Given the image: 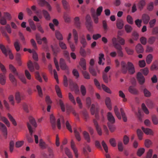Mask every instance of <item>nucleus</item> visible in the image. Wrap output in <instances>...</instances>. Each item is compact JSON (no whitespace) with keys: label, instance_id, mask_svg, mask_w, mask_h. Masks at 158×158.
<instances>
[{"label":"nucleus","instance_id":"nucleus-1","mask_svg":"<svg viewBox=\"0 0 158 158\" xmlns=\"http://www.w3.org/2000/svg\"><path fill=\"white\" fill-rule=\"evenodd\" d=\"M90 110L92 115H94L95 114L96 119L93 120V123L98 134L99 135H101L102 134L101 129L97 121V120H98L99 119V117L98 114V112L99 111V107L97 105L95 106V105L92 104L91 105Z\"/></svg>","mask_w":158,"mask_h":158},{"label":"nucleus","instance_id":"nucleus-2","mask_svg":"<svg viewBox=\"0 0 158 158\" xmlns=\"http://www.w3.org/2000/svg\"><path fill=\"white\" fill-rule=\"evenodd\" d=\"M121 66L122 72L124 73H126L128 70L130 74H133L135 72V68L132 63L130 62H128L127 65L126 63L123 61L121 62Z\"/></svg>","mask_w":158,"mask_h":158},{"label":"nucleus","instance_id":"nucleus-3","mask_svg":"<svg viewBox=\"0 0 158 158\" xmlns=\"http://www.w3.org/2000/svg\"><path fill=\"white\" fill-rule=\"evenodd\" d=\"M9 69L13 73L15 76H18L21 81L24 84L27 83L26 79L23 76L19 75L16 68L11 64L9 65Z\"/></svg>","mask_w":158,"mask_h":158},{"label":"nucleus","instance_id":"nucleus-4","mask_svg":"<svg viewBox=\"0 0 158 158\" xmlns=\"http://www.w3.org/2000/svg\"><path fill=\"white\" fill-rule=\"evenodd\" d=\"M27 66L30 71L33 72L34 71V68L37 70L39 69L40 67L38 64L36 62L33 63L31 60H29L27 64Z\"/></svg>","mask_w":158,"mask_h":158},{"label":"nucleus","instance_id":"nucleus-5","mask_svg":"<svg viewBox=\"0 0 158 158\" xmlns=\"http://www.w3.org/2000/svg\"><path fill=\"white\" fill-rule=\"evenodd\" d=\"M69 86L71 90L74 91L76 94L78 93L79 92V90L77 84L74 83L71 79L69 80Z\"/></svg>","mask_w":158,"mask_h":158},{"label":"nucleus","instance_id":"nucleus-6","mask_svg":"<svg viewBox=\"0 0 158 158\" xmlns=\"http://www.w3.org/2000/svg\"><path fill=\"white\" fill-rule=\"evenodd\" d=\"M0 130L2 132L4 137L5 139H6L7 135V128L4 124L1 122H0Z\"/></svg>","mask_w":158,"mask_h":158},{"label":"nucleus","instance_id":"nucleus-7","mask_svg":"<svg viewBox=\"0 0 158 158\" xmlns=\"http://www.w3.org/2000/svg\"><path fill=\"white\" fill-rule=\"evenodd\" d=\"M85 19L86 27L89 31H90L92 27V23L90 15H87Z\"/></svg>","mask_w":158,"mask_h":158},{"label":"nucleus","instance_id":"nucleus-8","mask_svg":"<svg viewBox=\"0 0 158 158\" xmlns=\"http://www.w3.org/2000/svg\"><path fill=\"white\" fill-rule=\"evenodd\" d=\"M0 48L2 52V53L6 56H8V52L10 51V49L7 46L6 47L2 44H0Z\"/></svg>","mask_w":158,"mask_h":158},{"label":"nucleus","instance_id":"nucleus-9","mask_svg":"<svg viewBox=\"0 0 158 158\" xmlns=\"http://www.w3.org/2000/svg\"><path fill=\"white\" fill-rule=\"evenodd\" d=\"M39 4L41 6H46L49 11H51L52 8L50 5L45 0H38Z\"/></svg>","mask_w":158,"mask_h":158},{"label":"nucleus","instance_id":"nucleus-10","mask_svg":"<svg viewBox=\"0 0 158 158\" xmlns=\"http://www.w3.org/2000/svg\"><path fill=\"white\" fill-rule=\"evenodd\" d=\"M137 79L141 85L143 84L145 82V79L142 73L140 72H138L137 75Z\"/></svg>","mask_w":158,"mask_h":158},{"label":"nucleus","instance_id":"nucleus-11","mask_svg":"<svg viewBox=\"0 0 158 158\" xmlns=\"http://www.w3.org/2000/svg\"><path fill=\"white\" fill-rule=\"evenodd\" d=\"M71 147L74 153L75 157L76 158L78 157V153L77 149L75 147V143L73 140H72L71 142Z\"/></svg>","mask_w":158,"mask_h":158},{"label":"nucleus","instance_id":"nucleus-12","mask_svg":"<svg viewBox=\"0 0 158 158\" xmlns=\"http://www.w3.org/2000/svg\"><path fill=\"white\" fill-rule=\"evenodd\" d=\"M107 118L109 122L108 123L110 124H114L115 123V119L114 117L112 114L110 112H109L107 113Z\"/></svg>","mask_w":158,"mask_h":158},{"label":"nucleus","instance_id":"nucleus-13","mask_svg":"<svg viewBox=\"0 0 158 158\" xmlns=\"http://www.w3.org/2000/svg\"><path fill=\"white\" fill-rule=\"evenodd\" d=\"M60 65L61 69L62 70H65L68 69V67L66 65L64 60L62 58L60 59Z\"/></svg>","mask_w":158,"mask_h":158},{"label":"nucleus","instance_id":"nucleus-14","mask_svg":"<svg viewBox=\"0 0 158 158\" xmlns=\"http://www.w3.org/2000/svg\"><path fill=\"white\" fill-rule=\"evenodd\" d=\"M150 19L149 16L147 14H143L142 16V21L144 24H147Z\"/></svg>","mask_w":158,"mask_h":158},{"label":"nucleus","instance_id":"nucleus-15","mask_svg":"<svg viewBox=\"0 0 158 158\" xmlns=\"http://www.w3.org/2000/svg\"><path fill=\"white\" fill-rule=\"evenodd\" d=\"M89 71L90 73L94 76H97V73H99V70L97 68L94 69L92 67H89Z\"/></svg>","mask_w":158,"mask_h":158},{"label":"nucleus","instance_id":"nucleus-16","mask_svg":"<svg viewBox=\"0 0 158 158\" xmlns=\"http://www.w3.org/2000/svg\"><path fill=\"white\" fill-rule=\"evenodd\" d=\"M50 121L52 128L55 129L56 127V119L53 114H51L50 116Z\"/></svg>","mask_w":158,"mask_h":158},{"label":"nucleus","instance_id":"nucleus-17","mask_svg":"<svg viewBox=\"0 0 158 158\" xmlns=\"http://www.w3.org/2000/svg\"><path fill=\"white\" fill-rule=\"evenodd\" d=\"M0 120L3 121L7 126V127H10V124L9 122L5 117L2 116L1 115V114L0 112Z\"/></svg>","mask_w":158,"mask_h":158},{"label":"nucleus","instance_id":"nucleus-18","mask_svg":"<svg viewBox=\"0 0 158 158\" xmlns=\"http://www.w3.org/2000/svg\"><path fill=\"white\" fill-rule=\"evenodd\" d=\"M135 50L138 53H143L144 51V49L142 46L140 44H138L136 46Z\"/></svg>","mask_w":158,"mask_h":158},{"label":"nucleus","instance_id":"nucleus-19","mask_svg":"<svg viewBox=\"0 0 158 158\" xmlns=\"http://www.w3.org/2000/svg\"><path fill=\"white\" fill-rule=\"evenodd\" d=\"M116 26L118 29H122L124 26L123 21L120 19H118L117 20Z\"/></svg>","mask_w":158,"mask_h":158},{"label":"nucleus","instance_id":"nucleus-20","mask_svg":"<svg viewBox=\"0 0 158 158\" xmlns=\"http://www.w3.org/2000/svg\"><path fill=\"white\" fill-rule=\"evenodd\" d=\"M5 74H0V83L2 85H4L6 82V77Z\"/></svg>","mask_w":158,"mask_h":158},{"label":"nucleus","instance_id":"nucleus-21","mask_svg":"<svg viewBox=\"0 0 158 158\" xmlns=\"http://www.w3.org/2000/svg\"><path fill=\"white\" fill-rule=\"evenodd\" d=\"M0 30L3 35L6 37L7 41L9 43H10V38L6 32L4 27H1L0 28Z\"/></svg>","mask_w":158,"mask_h":158},{"label":"nucleus","instance_id":"nucleus-22","mask_svg":"<svg viewBox=\"0 0 158 158\" xmlns=\"http://www.w3.org/2000/svg\"><path fill=\"white\" fill-rule=\"evenodd\" d=\"M129 91L133 94H138V91L133 86H130L128 89Z\"/></svg>","mask_w":158,"mask_h":158},{"label":"nucleus","instance_id":"nucleus-23","mask_svg":"<svg viewBox=\"0 0 158 158\" xmlns=\"http://www.w3.org/2000/svg\"><path fill=\"white\" fill-rule=\"evenodd\" d=\"M141 128L143 131L146 134L151 135H153V132L152 130L148 128H145L143 127H142Z\"/></svg>","mask_w":158,"mask_h":158},{"label":"nucleus","instance_id":"nucleus-24","mask_svg":"<svg viewBox=\"0 0 158 158\" xmlns=\"http://www.w3.org/2000/svg\"><path fill=\"white\" fill-rule=\"evenodd\" d=\"M105 103L108 108L111 110L112 109L111 105V100L109 97H107L105 100Z\"/></svg>","mask_w":158,"mask_h":158},{"label":"nucleus","instance_id":"nucleus-25","mask_svg":"<svg viewBox=\"0 0 158 158\" xmlns=\"http://www.w3.org/2000/svg\"><path fill=\"white\" fill-rule=\"evenodd\" d=\"M79 64L83 70H86V61L83 58L81 59Z\"/></svg>","mask_w":158,"mask_h":158},{"label":"nucleus","instance_id":"nucleus-26","mask_svg":"<svg viewBox=\"0 0 158 158\" xmlns=\"http://www.w3.org/2000/svg\"><path fill=\"white\" fill-rule=\"evenodd\" d=\"M60 120H61L62 123L63 124H64V117L62 116H60V118H58L57 121V126L59 129H60L61 128V125L60 123Z\"/></svg>","mask_w":158,"mask_h":158},{"label":"nucleus","instance_id":"nucleus-27","mask_svg":"<svg viewBox=\"0 0 158 158\" xmlns=\"http://www.w3.org/2000/svg\"><path fill=\"white\" fill-rule=\"evenodd\" d=\"M39 146L40 148L42 149L46 148L48 146L45 142L41 139H40Z\"/></svg>","mask_w":158,"mask_h":158},{"label":"nucleus","instance_id":"nucleus-28","mask_svg":"<svg viewBox=\"0 0 158 158\" xmlns=\"http://www.w3.org/2000/svg\"><path fill=\"white\" fill-rule=\"evenodd\" d=\"M81 113L83 116V118L86 121H87L89 118V114L85 110L82 111Z\"/></svg>","mask_w":158,"mask_h":158},{"label":"nucleus","instance_id":"nucleus-29","mask_svg":"<svg viewBox=\"0 0 158 158\" xmlns=\"http://www.w3.org/2000/svg\"><path fill=\"white\" fill-rule=\"evenodd\" d=\"M114 110L115 114L119 119H121V116L119 112L117 106H115L114 107Z\"/></svg>","mask_w":158,"mask_h":158},{"label":"nucleus","instance_id":"nucleus-30","mask_svg":"<svg viewBox=\"0 0 158 158\" xmlns=\"http://www.w3.org/2000/svg\"><path fill=\"white\" fill-rule=\"evenodd\" d=\"M7 116L12 124L15 126H16L17 125V123L12 116L9 113L7 114Z\"/></svg>","mask_w":158,"mask_h":158},{"label":"nucleus","instance_id":"nucleus-31","mask_svg":"<svg viewBox=\"0 0 158 158\" xmlns=\"http://www.w3.org/2000/svg\"><path fill=\"white\" fill-rule=\"evenodd\" d=\"M80 42L82 45L83 47L85 48L87 44V43L85 39V36L84 35H82L81 37Z\"/></svg>","mask_w":158,"mask_h":158},{"label":"nucleus","instance_id":"nucleus-32","mask_svg":"<svg viewBox=\"0 0 158 158\" xmlns=\"http://www.w3.org/2000/svg\"><path fill=\"white\" fill-rule=\"evenodd\" d=\"M145 5V1L143 0H141L139 2L137 6L138 8L140 10H141L143 9Z\"/></svg>","mask_w":158,"mask_h":158},{"label":"nucleus","instance_id":"nucleus-33","mask_svg":"<svg viewBox=\"0 0 158 158\" xmlns=\"http://www.w3.org/2000/svg\"><path fill=\"white\" fill-rule=\"evenodd\" d=\"M43 14L45 19L47 20H49L50 19L51 17L49 14L48 12L45 10H42Z\"/></svg>","mask_w":158,"mask_h":158},{"label":"nucleus","instance_id":"nucleus-34","mask_svg":"<svg viewBox=\"0 0 158 158\" xmlns=\"http://www.w3.org/2000/svg\"><path fill=\"white\" fill-rule=\"evenodd\" d=\"M84 137L87 141L89 143L90 141V139L89 133L86 131H84L83 133Z\"/></svg>","mask_w":158,"mask_h":158},{"label":"nucleus","instance_id":"nucleus-35","mask_svg":"<svg viewBox=\"0 0 158 158\" xmlns=\"http://www.w3.org/2000/svg\"><path fill=\"white\" fill-rule=\"evenodd\" d=\"M55 89L58 96L60 98H62V96L60 91V89L59 86L56 85L55 86Z\"/></svg>","mask_w":158,"mask_h":158},{"label":"nucleus","instance_id":"nucleus-36","mask_svg":"<svg viewBox=\"0 0 158 158\" xmlns=\"http://www.w3.org/2000/svg\"><path fill=\"white\" fill-rule=\"evenodd\" d=\"M74 132L75 133V135L76 139L78 141H80L81 140V138L80 134L77 131V129L75 128H74Z\"/></svg>","mask_w":158,"mask_h":158},{"label":"nucleus","instance_id":"nucleus-37","mask_svg":"<svg viewBox=\"0 0 158 158\" xmlns=\"http://www.w3.org/2000/svg\"><path fill=\"white\" fill-rule=\"evenodd\" d=\"M73 34L75 43L76 44H77L78 40V36L77 32L75 29L73 30Z\"/></svg>","mask_w":158,"mask_h":158},{"label":"nucleus","instance_id":"nucleus-38","mask_svg":"<svg viewBox=\"0 0 158 158\" xmlns=\"http://www.w3.org/2000/svg\"><path fill=\"white\" fill-rule=\"evenodd\" d=\"M120 111L124 122H126L127 121V118L123 109L121 108Z\"/></svg>","mask_w":158,"mask_h":158},{"label":"nucleus","instance_id":"nucleus-39","mask_svg":"<svg viewBox=\"0 0 158 158\" xmlns=\"http://www.w3.org/2000/svg\"><path fill=\"white\" fill-rule=\"evenodd\" d=\"M14 46L17 51L18 52L20 50V43L18 40L14 42Z\"/></svg>","mask_w":158,"mask_h":158},{"label":"nucleus","instance_id":"nucleus-40","mask_svg":"<svg viewBox=\"0 0 158 158\" xmlns=\"http://www.w3.org/2000/svg\"><path fill=\"white\" fill-rule=\"evenodd\" d=\"M117 50V52L118 56L123 57V53L122 51V48L121 46L115 48Z\"/></svg>","mask_w":158,"mask_h":158},{"label":"nucleus","instance_id":"nucleus-41","mask_svg":"<svg viewBox=\"0 0 158 158\" xmlns=\"http://www.w3.org/2000/svg\"><path fill=\"white\" fill-rule=\"evenodd\" d=\"M55 35L57 40H63L62 35L59 31H56L55 32Z\"/></svg>","mask_w":158,"mask_h":158},{"label":"nucleus","instance_id":"nucleus-42","mask_svg":"<svg viewBox=\"0 0 158 158\" xmlns=\"http://www.w3.org/2000/svg\"><path fill=\"white\" fill-rule=\"evenodd\" d=\"M28 21L31 28L33 30H35L36 29V27L32 19H30Z\"/></svg>","mask_w":158,"mask_h":158},{"label":"nucleus","instance_id":"nucleus-43","mask_svg":"<svg viewBox=\"0 0 158 158\" xmlns=\"http://www.w3.org/2000/svg\"><path fill=\"white\" fill-rule=\"evenodd\" d=\"M9 78L10 80L13 84H16V80L15 76L12 73H10L9 75Z\"/></svg>","mask_w":158,"mask_h":158},{"label":"nucleus","instance_id":"nucleus-44","mask_svg":"<svg viewBox=\"0 0 158 158\" xmlns=\"http://www.w3.org/2000/svg\"><path fill=\"white\" fill-rule=\"evenodd\" d=\"M75 25L78 28H79L81 26V23L79 21V18L78 17H77L75 18Z\"/></svg>","mask_w":158,"mask_h":158},{"label":"nucleus","instance_id":"nucleus-45","mask_svg":"<svg viewBox=\"0 0 158 158\" xmlns=\"http://www.w3.org/2000/svg\"><path fill=\"white\" fill-rule=\"evenodd\" d=\"M92 16L93 18L94 21L95 23H97L98 22V18L97 15H96L95 12H94L92 14Z\"/></svg>","mask_w":158,"mask_h":158},{"label":"nucleus","instance_id":"nucleus-46","mask_svg":"<svg viewBox=\"0 0 158 158\" xmlns=\"http://www.w3.org/2000/svg\"><path fill=\"white\" fill-rule=\"evenodd\" d=\"M125 29L127 33L131 32L132 30V28L131 26L127 24L125 26Z\"/></svg>","mask_w":158,"mask_h":158},{"label":"nucleus","instance_id":"nucleus-47","mask_svg":"<svg viewBox=\"0 0 158 158\" xmlns=\"http://www.w3.org/2000/svg\"><path fill=\"white\" fill-rule=\"evenodd\" d=\"M118 40L115 38H113L112 40V42L115 48L120 46L121 45L117 43Z\"/></svg>","mask_w":158,"mask_h":158},{"label":"nucleus","instance_id":"nucleus-48","mask_svg":"<svg viewBox=\"0 0 158 158\" xmlns=\"http://www.w3.org/2000/svg\"><path fill=\"white\" fill-rule=\"evenodd\" d=\"M119 96L120 97L123 98V101L126 102L127 101V99L125 98V95L123 92L121 90L119 91Z\"/></svg>","mask_w":158,"mask_h":158},{"label":"nucleus","instance_id":"nucleus-49","mask_svg":"<svg viewBox=\"0 0 158 158\" xmlns=\"http://www.w3.org/2000/svg\"><path fill=\"white\" fill-rule=\"evenodd\" d=\"M104 54L103 53H100L99 54V61L98 62V63L99 64L101 65L102 64L103 65L104 63H102V59L104 60H105L104 58Z\"/></svg>","mask_w":158,"mask_h":158},{"label":"nucleus","instance_id":"nucleus-50","mask_svg":"<svg viewBox=\"0 0 158 158\" xmlns=\"http://www.w3.org/2000/svg\"><path fill=\"white\" fill-rule=\"evenodd\" d=\"M137 133L138 137L139 140H141L142 139V136L143 135V133L140 129H138L137 131Z\"/></svg>","mask_w":158,"mask_h":158},{"label":"nucleus","instance_id":"nucleus-51","mask_svg":"<svg viewBox=\"0 0 158 158\" xmlns=\"http://www.w3.org/2000/svg\"><path fill=\"white\" fill-rule=\"evenodd\" d=\"M15 99L18 103H19L20 102L21 97L20 93L19 92H17L16 93Z\"/></svg>","mask_w":158,"mask_h":158},{"label":"nucleus","instance_id":"nucleus-52","mask_svg":"<svg viewBox=\"0 0 158 158\" xmlns=\"http://www.w3.org/2000/svg\"><path fill=\"white\" fill-rule=\"evenodd\" d=\"M29 121L31 124L34 127H36L37 126L36 123L34 118L32 117L29 118Z\"/></svg>","mask_w":158,"mask_h":158},{"label":"nucleus","instance_id":"nucleus-53","mask_svg":"<svg viewBox=\"0 0 158 158\" xmlns=\"http://www.w3.org/2000/svg\"><path fill=\"white\" fill-rule=\"evenodd\" d=\"M62 3L64 9L67 10L69 9V5L68 2L65 0H62Z\"/></svg>","mask_w":158,"mask_h":158},{"label":"nucleus","instance_id":"nucleus-54","mask_svg":"<svg viewBox=\"0 0 158 158\" xmlns=\"http://www.w3.org/2000/svg\"><path fill=\"white\" fill-rule=\"evenodd\" d=\"M147 8L149 11H152L154 8V3L153 2H151L148 3Z\"/></svg>","mask_w":158,"mask_h":158},{"label":"nucleus","instance_id":"nucleus-55","mask_svg":"<svg viewBox=\"0 0 158 158\" xmlns=\"http://www.w3.org/2000/svg\"><path fill=\"white\" fill-rule=\"evenodd\" d=\"M4 17L8 20H10L12 19L11 15L8 12H5L3 13Z\"/></svg>","mask_w":158,"mask_h":158},{"label":"nucleus","instance_id":"nucleus-56","mask_svg":"<svg viewBox=\"0 0 158 158\" xmlns=\"http://www.w3.org/2000/svg\"><path fill=\"white\" fill-rule=\"evenodd\" d=\"M68 97L69 100L74 104H76V102L73 96L70 93H69L68 94Z\"/></svg>","mask_w":158,"mask_h":158},{"label":"nucleus","instance_id":"nucleus-57","mask_svg":"<svg viewBox=\"0 0 158 158\" xmlns=\"http://www.w3.org/2000/svg\"><path fill=\"white\" fill-rule=\"evenodd\" d=\"M153 57L152 54H149L146 58V62L147 64H150L152 62Z\"/></svg>","mask_w":158,"mask_h":158},{"label":"nucleus","instance_id":"nucleus-58","mask_svg":"<svg viewBox=\"0 0 158 158\" xmlns=\"http://www.w3.org/2000/svg\"><path fill=\"white\" fill-rule=\"evenodd\" d=\"M80 90L82 95L84 96L86 94V89L83 85H81L80 88Z\"/></svg>","mask_w":158,"mask_h":158},{"label":"nucleus","instance_id":"nucleus-59","mask_svg":"<svg viewBox=\"0 0 158 158\" xmlns=\"http://www.w3.org/2000/svg\"><path fill=\"white\" fill-rule=\"evenodd\" d=\"M102 78L104 82L105 83H107L108 82L109 79L106 73H103Z\"/></svg>","mask_w":158,"mask_h":158},{"label":"nucleus","instance_id":"nucleus-60","mask_svg":"<svg viewBox=\"0 0 158 158\" xmlns=\"http://www.w3.org/2000/svg\"><path fill=\"white\" fill-rule=\"evenodd\" d=\"M102 89L104 91L108 93L111 94V91L110 89L106 86L105 85L103 84L102 85Z\"/></svg>","mask_w":158,"mask_h":158},{"label":"nucleus","instance_id":"nucleus-61","mask_svg":"<svg viewBox=\"0 0 158 158\" xmlns=\"http://www.w3.org/2000/svg\"><path fill=\"white\" fill-rule=\"evenodd\" d=\"M143 92L145 96L146 97H150L151 95V93L146 89H143Z\"/></svg>","mask_w":158,"mask_h":158},{"label":"nucleus","instance_id":"nucleus-62","mask_svg":"<svg viewBox=\"0 0 158 158\" xmlns=\"http://www.w3.org/2000/svg\"><path fill=\"white\" fill-rule=\"evenodd\" d=\"M123 142L125 145L127 144L129 141V138L127 135L124 136L123 138Z\"/></svg>","mask_w":158,"mask_h":158},{"label":"nucleus","instance_id":"nucleus-63","mask_svg":"<svg viewBox=\"0 0 158 158\" xmlns=\"http://www.w3.org/2000/svg\"><path fill=\"white\" fill-rule=\"evenodd\" d=\"M152 120L154 124L156 125L158 123V119L156 115H153L152 116Z\"/></svg>","mask_w":158,"mask_h":158},{"label":"nucleus","instance_id":"nucleus-64","mask_svg":"<svg viewBox=\"0 0 158 158\" xmlns=\"http://www.w3.org/2000/svg\"><path fill=\"white\" fill-rule=\"evenodd\" d=\"M127 22L130 24H133V19L131 16L130 15H127Z\"/></svg>","mask_w":158,"mask_h":158}]
</instances>
